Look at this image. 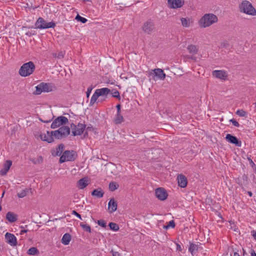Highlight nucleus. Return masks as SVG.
<instances>
[{
	"mask_svg": "<svg viewBox=\"0 0 256 256\" xmlns=\"http://www.w3.org/2000/svg\"><path fill=\"white\" fill-rule=\"evenodd\" d=\"M39 252L38 250L35 247L30 248L28 250L27 253L30 255H34L38 254Z\"/></svg>",
	"mask_w": 256,
	"mask_h": 256,
	"instance_id": "2f4dec72",
	"label": "nucleus"
},
{
	"mask_svg": "<svg viewBox=\"0 0 256 256\" xmlns=\"http://www.w3.org/2000/svg\"><path fill=\"white\" fill-rule=\"evenodd\" d=\"M35 70V66L32 62L23 64L19 70L20 74L22 76H27L30 75Z\"/></svg>",
	"mask_w": 256,
	"mask_h": 256,
	"instance_id": "20e7f679",
	"label": "nucleus"
},
{
	"mask_svg": "<svg viewBox=\"0 0 256 256\" xmlns=\"http://www.w3.org/2000/svg\"><path fill=\"white\" fill-rule=\"evenodd\" d=\"M218 21L216 16L212 14H206L202 16L198 22L200 26L202 28H206L210 26Z\"/></svg>",
	"mask_w": 256,
	"mask_h": 256,
	"instance_id": "f257e3e1",
	"label": "nucleus"
},
{
	"mask_svg": "<svg viewBox=\"0 0 256 256\" xmlns=\"http://www.w3.org/2000/svg\"><path fill=\"white\" fill-rule=\"evenodd\" d=\"M80 226L83 228V230L86 232H91V228L90 226L89 225H88L86 224H84L82 222H81L80 224Z\"/></svg>",
	"mask_w": 256,
	"mask_h": 256,
	"instance_id": "72a5a7b5",
	"label": "nucleus"
},
{
	"mask_svg": "<svg viewBox=\"0 0 256 256\" xmlns=\"http://www.w3.org/2000/svg\"><path fill=\"white\" fill-rule=\"evenodd\" d=\"M240 256V255H239V254H238V253H237L236 252H234V256Z\"/></svg>",
	"mask_w": 256,
	"mask_h": 256,
	"instance_id": "052dcab7",
	"label": "nucleus"
},
{
	"mask_svg": "<svg viewBox=\"0 0 256 256\" xmlns=\"http://www.w3.org/2000/svg\"><path fill=\"white\" fill-rule=\"evenodd\" d=\"M104 192L101 189V188H98L97 189H94L92 192V195L94 196H96L98 198H101L104 196Z\"/></svg>",
	"mask_w": 256,
	"mask_h": 256,
	"instance_id": "5701e85b",
	"label": "nucleus"
},
{
	"mask_svg": "<svg viewBox=\"0 0 256 256\" xmlns=\"http://www.w3.org/2000/svg\"><path fill=\"white\" fill-rule=\"evenodd\" d=\"M174 226H175L174 222L173 220H172L168 222V224L166 226H164V228L167 230V229L169 228L170 227L174 228Z\"/></svg>",
	"mask_w": 256,
	"mask_h": 256,
	"instance_id": "ea45409f",
	"label": "nucleus"
},
{
	"mask_svg": "<svg viewBox=\"0 0 256 256\" xmlns=\"http://www.w3.org/2000/svg\"><path fill=\"white\" fill-rule=\"evenodd\" d=\"M4 193H5V192L4 191L3 192H2V197L4 196Z\"/></svg>",
	"mask_w": 256,
	"mask_h": 256,
	"instance_id": "338daca9",
	"label": "nucleus"
},
{
	"mask_svg": "<svg viewBox=\"0 0 256 256\" xmlns=\"http://www.w3.org/2000/svg\"><path fill=\"white\" fill-rule=\"evenodd\" d=\"M74 126V130L72 129V134L74 136L81 135L86 127V124L80 123H78L76 126L75 125Z\"/></svg>",
	"mask_w": 256,
	"mask_h": 256,
	"instance_id": "ddd939ff",
	"label": "nucleus"
},
{
	"mask_svg": "<svg viewBox=\"0 0 256 256\" xmlns=\"http://www.w3.org/2000/svg\"><path fill=\"white\" fill-rule=\"evenodd\" d=\"M246 254H247L246 252L243 250V256H245Z\"/></svg>",
	"mask_w": 256,
	"mask_h": 256,
	"instance_id": "0e129e2a",
	"label": "nucleus"
},
{
	"mask_svg": "<svg viewBox=\"0 0 256 256\" xmlns=\"http://www.w3.org/2000/svg\"><path fill=\"white\" fill-rule=\"evenodd\" d=\"M92 88H93L92 87V86H90V87H88V88L87 91H86V96H87V97H88L90 96Z\"/></svg>",
	"mask_w": 256,
	"mask_h": 256,
	"instance_id": "de8ad7c7",
	"label": "nucleus"
},
{
	"mask_svg": "<svg viewBox=\"0 0 256 256\" xmlns=\"http://www.w3.org/2000/svg\"><path fill=\"white\" fill-rule=\"evenodd\" d=\"M5 240L6 242L11 246H16L17 245V239L14 234L6 232L5 234Z\"/></svg>",
	"mask_w": 256,
	"mask_h": 256,
	"instance_id": "f8f14e48",
	"label": "nucleus"
},
{
	"mask_svg": "<svg viewBox=\"0 0 256 256\" xmlns=\"http://www.w3.org/2000/svg\"><path fill=\"white\" fill-rule=\"evenodd\" d=\"M109 226L112 230H113L114 231H118L120 228L118 224L112 222L109 224Z\"/></svg>",
	"mask_w": 256,
	"mask_h": 256,
	"instance_id": "473e14b6",
	"label": "nucleus"
},
{
	"mask_svg": "<svg viewBox=\"0 0 256 256\" xmlns=\"http://www.w3.org/2000/svg\"><path fill=\"white\" fill-rule=\"evenodd\" d=\"M54 116L52 115V114H51V116L50 118H49V119H48V120H42V118H40V120L45 122V123H48V122H51V120H52V119L54 118Z\"/></svg>",
	"mask_w": 256,
	"mask_h": 256,
	"instance_id": "a18cd8bd",
	"label": "nucleus"
},
{
	"mask_svg": "<svg viewBox=\"0 0 256 256\" xmlns=\"http://www.w3.org/2000/svg\"><path fill=\"white\" fill-rule=\"evenodd\" d=\"M226 139L228 142L231 144H234L238 146H242V142L237 138L235 136H234L230 134H227L226 137Z\"/></svg>",
	"mask_w": 256,
	"mask_h": 256,
	"instance_id": "dca6fc26",
	"label": "nucleus"
},
{
	"mask_svg": "<svg viewBox=\"0 0 256 256\" xmlns=\"http://www.w3.org/2000/svg\"><path fill=\"white\" fill-rule=\"evenodd\" d=\"M56 90L55 84L52 83L41 82L36 86V90L34 94L38 95L42 92H49Z\"/></svg>",
	"mask_w": 256,
	"mask_h": 256,
	"instance_id": "7ed1b4c3",
	"label": "nucleus"
},
{
	"mask_svg": "<svg viewBox=\"0 0 256 256\" xmlns=\"http://www.w3.org/2000/svg\"><path fill=\"white\" fill-rule=\"evenodd\" d=\"M27 228V226L26 225L24 226H20V228H22V230H20V234H24V233H26V232L28 230H26L25 228Z\"/></svg>",
	"mask_w": 256,
	"mask_h": 256,
	"instance_id": "c03bdc74",
	"label": "nucleus"
},
{
	"mask_svg": "<svg viewBox=\"0 0 256 256\" xmlns=\"http://www.w3.org/2000/svg\"><path fill=\"white\" fill-rule=\"evenodd\" d=\"M56 118L58 119L59 122H60V125L66 124L68 121V118L64 116H58Z\"/></svg>",
	"mask_w": 256,
	"mask_h": 256,
	"instance_id": "58836bf2",
	"label": "nucleus"
},
{
	"mask_svg": "<svg viewBox=\"0 0 256 256\" xmlns=\"http://www.w3.org/2000/svg\"><path fill=\"white\" fill-rule=\"evenodd\" d=\"M107 84H114V82H106Z\"/></svg>",
	"mask_w": 256,
	"mask_h": 256,
	"instance_id": "69168bd1",
	"label": "nucleus"
},
{
	"mask_svg": "<svg viewBox=\"0 0 256 256\" xmlns=\"http://www.w3.org/2000/svg\"><path fill=\"white\" fill-rule=\"evenodd\" d=\"M116 110H117V112H120V108H121L120 104H117L116 106Z\"/></svg>",
	"mask_w": 256,
	"mask_h": 256,
	"instance_id": "5fc2aeb1",
	"label": "nucleus"
},
{
	"mask_svg": "<svg viewBox=\"0 0 256 256\" xmlns=\"http://www.w3.org/2000/svg\"><path fill=\"white\" fill-rule=\"evenodd\" d=\"M214 76L221 80H225L228 77V72L224 70H215L212 72Z\"/></svg>",
	"mask_w": 256,
	"mask_h": 256,
	"instance_id": "4468645a",
	"label": "nucleus"
},
{
	"mask_svg": "<svg viewBox=\"0 0 256 256\" xmlns=\"http://www.w3.org/2000/svg\"><path fill=\"white\" fill-rule=\"evenodd\" d=\"M12 164V162L10 160H7L3 166V168L0 170V174L2 176L6 174Z\"/></svg>",
	"mask_w": 256,
	"mask_h": 256,
	"instance_id": "aec40b11",
	"label": "nucleus"
},
{
	"mask_svg": "<svg viewBox=\"0 0 256 256\" xmlns=\"http://www.w3.org/2000/svg\"><path fill=\"white\" fill-rule=\"evenodd\" d=\"M60 122H59L58 119L56 118L52 124L51 128H55L57 127L60 126Z\"/></svg>",
	"mask_w": 256,
	"mask_h": 256,
	"instance_id": "c9c22d12",
	"label": "nucleus"
},
{
	"mask_svg": "<svg viewBox=\"0 0 256 256\" xmlns=\"http://www.w3.org/2000/svg\"><path fill=\"white\" fill-rule=\"evenodd\" d=\"M112 256H121L120 254L118 252H114L112 250H111Z\"/></svg>",
	"mask_w": 256,
	"mask_h": 256,
	"instance_id": "8fccbe9b",
	"label": "nucleus"
},
{
	"mask_svg": "<svg viewBox=\"0 0 256 256\" xmlns=\"http://www.w3.org/2000/svg\"><path fill=\"white\" fill-rule=\"evenodd\" d=\"M166 76L163 70L160 68L151 70L148 72V76H152L154 79L155 76H157L160 80H164Z\"/></svg>",
	"mask_w": 256,
	"mask_h": 256,
	"instance_id": "1a4fd4ad",
	"label": "nucleus"
},
{
	"mask_svg": "<svg viewBox=\"0 0 256 256\" xmlns=\"http://www.w3.org/2000/svg\"><path fill=\"white\" fill-rule=\"evenodd\" d=\"M248 195H249L250 196H252V193L251 192H250V191L248 192Z\"/></svg>",
	"mask_w": 256,
	"mask_h": 256,
	"instance_id": "680f3d73",
	"label": "nucleus"
},
{
	"mask_svg": "<svg viewBox=\"0 0 256 256\" xmlns=\"http://www.w3.org/2000/svg\"><path fill=\"white\" fill-rule=\"evenodd\" d=\"M124 121V117L120 113H117L114 118V122L116 124H120Z\"/></svg>",
	"mask_w": 256,
	"mask_h": 256,
	"instance_id": "393cba45",
	"label": "nucleus"
},
{
	"mask_svg": "<svg viewBox=\"0 0 256 256\" xmlns=\"http://www.w3.org/2000/svg\"><path fill=\"white\" fill-rule=\"evenodd\" d=\"M65 54L64 52H60L58 54H54L53 56L55 58H57L59 59L62 58L64 57V56Z\"/></svg>",
	"mask_w": 256,
	"mask_h": 256,
	"instance_id": "e433bc0d",
	"label": "nucleus"
},
{
	"mask_svg": "<svg viewBox=\"0 0 256 256\" xmlns=\"http://www.w3.org/2000/svg\"><path fill=\"white\" fill-rule=\"evenodd\" d=\"M168 4L172 8H181L184 4V0H168Z\"/></svg>",
	"mask_w": 256,
	"mask_h": 256,
	"instance_id": "2eb2a0df",
	"label": "nucleus"
},
{
	"mask_svg": "<svg viewBox=\"0 0 256 256\" xmlns=\"http://www.w3.org/2000/svg\"><path fill=\"white\" fill-rule=\"evenodd\" d=\"M35 26L36 28L38 29H46L54 28L56 26V24L53 22H46L42 18L40 17L36 21Z\"/></svg>",
	"mask_w": 256,
	"mask_h": 256,
	"instance_id": "0eeeda50",
	"label": "nucleus"
},
{
	"mask_svg": "<svg viewBox=\"0 0 256 256\" xmlns=\"http://www.w3.org/2000/svg\"><path fill=\"white\" fill-rule=\"evenodd\" d=\"M76 20L80 22L82 24H84L88 21V20L86 18L80 16L79 14H78L76 16Z\"/></svg>",
	"mask_w": 256,
	"mask_h": 256,
	"instance_id": "4c0bfd02",
	"label": "nucleus"
},
{
	"mask_svg": "<svg viewBox=\"0 0 256 256\" xmlns=\"http://www.w3.org/2000/svg\"><path fill=\"white\" fill-rule=\"evenodd\" d=\"M230 122L236 126L238 127L240 126V124L238 122H236L234 119L232 118L230 120Z\"/></svg>",
	"mask_w": 256,
	"mask_h": 256,
	"instance_id": "49530a36",
	"label": "nucleus"
},
{
	"mask_svg": "<svg viewBox=\"0 0 256 256\" xmlns=\"http://www.w3.org/2000/svg\"><path fill=\"white\" fill-rule=\"evenodd\" d=\"M154 26L153 22L150 20L146 22L142 26L144 32L148 34H151L154 30Z\"/></svg>",
	"mask_w": 256,
	"mask_h": 256,
	"instance_id": "9b49d317",
	"label": "nucleus"
},
{
	"mask_svg": "<svg viewBox=\"0 0 256 256\" xmlns=\"http://www.w3.org/2000/svg\"><path fill=\"white\" fill-rule=\"evenodd\" d=\"M32 162H34V164H36V160H32Z\"/></svg>",
	"mask_w": 256,
	"mask_h": 256,
	"instance_id": "774afa93",
	"label": "nucleus"
},
{
	"mask_svg": "<svg viewBox=\"0 0 256 256\" xmlns=\"http://www.w3.org/2000/svg\"><path fill=\"white\" fill-rule=\"evenodd\" d=\"M239 9L241 12L252 16H256V10L253 6L252 4L248 0H244L242 1L241 4L239 5Z\"/></svg>",
	"mask_w": 256,
	"mask_h": 256,
	"instance_id": "f03ea898",
	"label": "nucleus"
},
{
	"mask_svg": "<svg viewBox=\"0 0 256 256\" xmlns=\"http://www.w3.org/2000/svg\"><path fill=\"white\" fill-rule=\"evenodd\" d=\"M38 158H39V160H38V163H40V161L41 162L42 161V156H40Z\"/></svg>",
	"mask_w": 256,
	"mask_h": 256,
	"instance_id": "bf43d9fd",
	"label": "nucleus"
},
{
	"mask_svg": "<svg viewBox=\"0 0 256 256\" xmlns=\"http://www.w3.org/2000/svg\"><path fill=\"white\" fill-rule=\"evenodd\" d=\"M176 250H180V251L182 250V248L180 245L179 244H176Z\"/></svg>",
	"mask_w": 256,
	"mask_h": 256,
	"instance_id": "864d4df0",
	"label": "nucleus"
},
{
	"mask_svg": "<svg viewBox=\"0 0 256 256\" xmlns=\"http://www.w3.org/2000/svg\"><path fill=\"white\" fill-rule=\"evenodd\" d=\"M108 98V97H104V96H100L96 102V103H101L102 102H103L104 101H105L106 99Z\"/></svg>",
	"mask_w": 256,
	"mask_h": 256,
	"instance_id": "37998d69",
	"label": "nucleus"
},
{
	"mask_svg": "<svg viewBox=\"0 0 256 256\" xmlns=\"http://www.w3.org/2000/svg\"><path fill=\"white\" fill-rule=\"evenodd\" d=\"M156 197L161 200H165L168 197V194L166 190L162 188H158L155 190Z\"/></svg>",
	"mask_w": 256,
	"mask_h": 256,
	"instance_id": "9d476101",
	"label": "nucleus"
},
{
	"mask_svg": "<svg viewBox=\"0 0 256 256\" xmlns=\"http://www.w3.org/2000/svg\"><path fill=\"white\" fill-rule=\"evenodd\" d=\"M76 152L73 150H66L60 158V162L63 163L66 161H74L76 158Z\"/></svg>",
	"mask_w": 256,
	"mask_h": 256,
	"instance_id": "6e6552de",
	"label": "nucleus"
},
{
	"mask_svg": "<svg viewBox=\"0 0 256 256\" xmlns=\"http://www.w3.org/2000/svg\"><path fill=\"white\" fill-rule=\"evenodd\" d=\"M220 48H230V44L226 41L224 42L221 43Z\"/></svg>",
	"mask_w": 256,
	"mask_h": 256,
	"instance_id": "a19ab883",
	"label": "nucleus"
},
{
	"mask_svg": "<svg viewBox=\"0 0 256 256\" xmlns=\"http://www.w3.org/2000/svg\"><path fill=\"white\" fill-rule=\"evenodd\" d=\"M250 256H256V253L253 249H251L250 251Z\"/></svg>",
	"mask_w": 256,
	"mask_h": 256,
	"instance_id": "3c124183",
	"label": "nucleus"
},
{
	"mask_svg": "<svg viewBox=\"0 0 256 256\" xmlns=\"http://www.w3.org/2000/svg\"><path fill=\"white\" fill-rule=\"evenodd\" d=\"M247 178H248L247 176L246 175H245V174H244V175H243L242 176V178L243 179V180H246Z\"/></svg>",
	"mask_w": 256,
	"mask_h": 256,
	"instance_id": "13d9d810",
	"label": "nucleus"
},
{
	"mask_svg": "<svg viewBox=\"0 0 256 256\" xmlns=\"http://www.w3.org/2000/svg\"><path fill=\"white\" fill-rule=\"evenodd\" d=\"M188 50L190 53L192 54H196L198 52V48L194 45H190L188 46Z\"/></svg>",
	"mask_w": 256,
	"mask_h": 256,
	"instance_id": "c85d7f7f",
	"label": "nucleus"
},
{
	"mask_svg": "<svg viewBox=\"0 0 256 256\" xmlns=\"http://www.w3.org/2000/svg\"><path fill=\"white\" fill-rule=\"evenodd\" d=\"M98 224L99 226L102 228H106V222L103 220H100L98 221Z\"/></svg>",
	"mask_w": 256,
	"mask_h": 256,
	"instance_id": "79ce46f5",
	"label": "nucleus"
},
{
	"mask_svg": "<svg viewBox=\"0 0 256 256\" xmlns=\"http://www.w3.org/2000/svg\"><path fill=\"white\" fill-rule=\"evenodd\" d=\"M108 210L110 212H115L117 209V203L114 198L110 200L108 202Z\"/></svg>",
	"mask_w": 256,
	"mask_h": 256,
	"instance_id": "412c9836",
	"label": "nucleus"
},
{
	"mask_svg": "<svg viewBox=\"0 0 256 256\" xmlns=\"http://www.w3.org/2000/svg\"><path fill=\"white\" fill-rule=\"evenodd\" d=\"M248 160H250V164H254V162L252 161V160L251 159L248 158Z\"/></svg>",
	"mask_w": 256,
	"mask_h": 256,
	"instance_id": "e2e57ef3",
	"label": "nucleus"
},
{
	"mask_svg": "<svg viewBox=\"0 0 256 256\" xmlns=\"http://www.w3.org/2000/svg\"><path fill=\"white\" fill-rule=\"evenodd\" d=\"M198 244L190 242V246L188 248L189 252L191 253L192 256L198 250Z\"/></svg>",
	"mask_w": 256,
	"mask_h": 256,
	"instance_id": "a878e982",
	"label": "nucleus"
},
{
	"mask_svg": "<svg viewBox=\"0 0 256 256\" xmlns=\"http://www.w3.org/2000/svg\"><path fill=\"white\" fill-rule=\"evenodd\" d=\"M118 187V185L116 182H112L109 184V190L111 192H114L116 190Z\"/></svg>",
	"mask_w": 256,
	"mask_h": 256,
	"instance_id": "7c9ffc66",
	"label": "nucleus"
},
{
	"mask_svg": "<svg viewBox=\"0 0 256 256\" xmlns=\"http://www.w3.org/2000/svg\"><path fill=\"white\" fill-rule=\"evenodd\" d=\"M64 146L63 144H61L58 146L56 148L52 150V154L54 156H60L62 154Z\"/></svg>",
	"mask_w": 256,
	"mask_h": 256,
	"instance_id": "6ab92c4d",
	"label": "nucleus"
},
{
	"mask_svg": "<svg viewBox=\"0 0 256 256\" xmlns=\"http://www.w3.org/2000/svg\"><path fill=\"white\" fill-rule=\"evenodd\" d=\"M70 133V128L68 126H62L58 130L52 131L51 134L53 138L60 140L66 137Z\"/></svg>",
	"mask_w": 256,
	"mask_h": 256,
	"instance_id": "39448f33",
	"label": "nucleus"
},
{
	"mask_svg": "<svg viewBox=\"0 0 256 256\" xmlns=\"http://www.w3.org/2000/svg\"><path fill=\"white\" fill-rule=\"evenodd\" d=\"M30 190V188H25L24 190H22L20 192L18 193V196L19 198H23L26 196Z\"/></svg>",
	"mask_w": 256,
	"mask_h": 256,
	"instance_id": "cd10ccee",
	"label": "nucleus"
},
{
	"mask_svg": "<svg viewBox=\"0 0 256 256\" xmlns=\"http://www.w3.org/2000/svg\"><path fill=\"white\" fill-rule=\"evenodd\" d=\"M240 116H246V113H236Z\"/></svg>",
	"mask_w": 256,
	"mask_h": 256,
	"instance_id": "6e6d98bb",
	"label": "nucleus"
},
{
	"mask_svg": "<svg viewBox=\"0 0 256 256\" xmlns=\"http://www.w3.org/2000/svg\"><path fill=\"white\" fill-rule=\"evenodd\" d=\"M40 138L43 141L47 142L48 143H51L54 142V138L52 137V136L48 131L46 132V134H42L40 135Z\"/></svg>",
	"mask_w": 256,
	"mask_h": 256,
	"instance_id": "a211bd4d",
	"label": "nucleus"
},
{
	"mask_svg": "<svg viewBox=\"0 0 256 256\" xmlns=\"http://www.w3.org/2000/svg\"><path fill=\"white\" fill-rule=\"evenodd\" d=\"M6 218L10 222H14L17 220L18 216L13 212H8L6 214Z\"/></svg>",
	"mask_w": 256,
	"mask_h": 256,
	"instance_id": "4be33fe9",
	"label": "nucleus"
},
{
	"mask_svg": "<svg viewBox=\"0 0 256 256\" xmlns=\"http://www.w3.org/2000/svg\"><path fill=\"white\" fill-rule=\"evenodd\" d=\"M72 214H74L80 219L82 220L81 216L78 213L76 210H73L72 212Z\"/></svg>",
	"mask_w": 256,
	"mask_h": 256,
	"instance_id": "09e8293b",
	"label": "nucleus"
},
{
	"mask_svg": "<svg viewBox=\"0 0 256 256\" xmlns=\"http://www.w3.org/2000/svg\"><path fill=\"white\" fill-rule=\"evenodd\" d=\"M180 22L184 27L188 28L190 25V20L188 18H180Z\"/></svg>",
	"mask_w": 256,
	"mask_h": 256,
	"instance_id": "c756f323",
	"label": "nucleus"
},
{
	"mask_svg": "<svg viewBox=\"0 0 256 256\" xmlns=\"http://www.w3.org/2000/svg\"><path fill=\"white\" fill-rule=\"evenodd\" d=\"M88 180L86 178H82L78 182V186L80 189H84L88 185Z\"/></svg>",
	"mask_w": 256,
	"mask_h": 256,
	"instance_id": "b1692460",
	"label": "nucleus"
},
{
	"mask_svg": "<svg viewBox=\"0 0 256 256\" xmlns=\"http://www.w3.org/2000/svg\"><path fill=\"white\" fill-rule=\"evenodd\" d=\"M112 95L113 97L116 98L119 100H120V92L116 90H112Z\"/></svg>",
	"mask_w": 256,
	"mask_h": 256,
	"instance_id": "f704fd0d",
	"label": "nucleus"
},
{
	"mask_svg": "<svg viewBox=\"0 0 256 256\" xmlns=\"http://www.w3.org/2000/svg\"><path fill=\"white\" fill-rule=\"evenodd\" d=\"M251 234L254 237V238L256 240V231L254 230H252L251 232Z\"/></svg>",
	"mask_w": 256,
	"mask_h": 256,
	"instance_id": "603ef678",
	"label": "nucleus"
},
{
	"mask_svg": "<svg viewBox=\"0 0 256 256\" xmlns=\"http://www.w3.org/2000/svg\"><path fill=\"white\" fill-rule=\"evenodd\" d=\"M71 240V236L68 233L65 234L62 238V242L65 245L68 244Z\"/></svg>",
	"mask_w": 256,
	"mask_h": 256,
	"instance_id": "bb28decb",
	"label": "nucleus"
},
{
	"mask_svg": "<svg viewBox=\"0 0 256 256\" xmlns=\"http://www.w3.org/2000/svg\"><path fill=\"white\" fill-rule=\"evenodd\" d=\"M110 89L107 88L96 89L91 98L90 104H94L96 102L100 96L108 97V94H110Z\"/></svg>",
	"mask_w": 256,
	"mask_h": 256,
	"instance_id": "423d86ee",
	"label": "nucleus"
},
{
	"mask_svg": "<svg viewBox=\"0 0 256 256\" xmlns=\"http://www.w3.org/2000/svg\"><path fill=\"white\" fill-rule=\"evenodd\" d=\"M92 130V127H90V126H88V127H87V128H86V133H85L84 135H85L86 134H87V132H88V131H89V130H90V131Z\"/></svg>",
	"mask_w": 256,
	"mask_h": 256,
	"instance_id": "4d7b16f0",
	"label": "nucleus"
},
{
	"mask_svg": "<svg viewBox=\"0 0 256 256\" xmlns=\"http://www.w3.org/2000/svg\"><path fill=\"white\" fill-rule=\"evenodd\" d=\"M178 186L184 188L186 186L188 181L186 178L182 174H178L177 177Z\"/></svg>",
	"mask_w": 256,
	"mask_h": 256,
	"instance_id": "f3484780",
	"label": "nucleus"
}]
</instances>
